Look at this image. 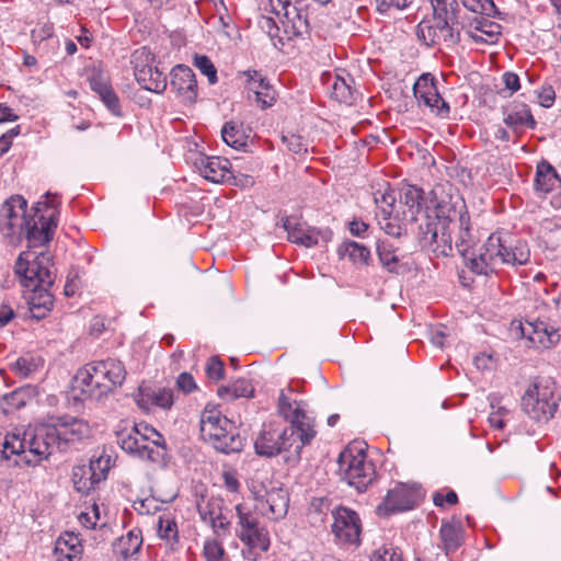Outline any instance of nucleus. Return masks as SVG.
<instances>
[{
    "label": "nucleus",
    "mask_w": 561,
    "mask_h": 561,
    "mask_svg": "<svg viewBox=\"0 0 561 561\" xmlns=\"http://www.w3.org/2000/svg\"><path fill=\"white\" fill-rule=\"evenodd\" d=\"M458 18L438 16V45L444 43L447 47L460 42V30Z\"/></svg>",
    "instance_id": "obj_34"
},
{
    "label": "nucleus",
    "mask_w": 561,
    "mask_h": 561,
    "mask_svg": "<svg viewBox=\"0 0 561 561\" xmlns=\"http://www.w3.org/2000/svg\"><path fill=\"white\" fill-rule=\"evenodd\" d=\"M98 95L113 115L118 117L123 115L119 99L113 88H110Z\"/></svg>",
    "instance_id": "obj_53"
},
{
    "label": "nucleus",
    "mask_w": 561,
    "mask_h": 561,
    "mask_svg": "<svg viewBox=\"0 0 561 561\" xmlns=\"http://www.w3.org/2000/svg\"><path fill=\"white\" fill-rule=\"evenodd\" d=\"M504 85L511 91V94L520 89L519 77L515 72L506 71L502 76Z\"/></svg>",
    "instance_id": "obj_64"
},
{
    "label": "nucleus",
    "mask_w": 561,
    "mask_h": 561,
    "mask_svg": "<svg viewBox=\"0 0 561 561\" xmlns=\"http://www.w3.org/2000/svg\"><path fill=\"white\" fill-rule=\"evenodd\" d=\"M137 427V436L140 444H149V448L152 451H159L160 463H164L168 458V447L163 435L158 432L154 427L147 423L134 424Z\"/></svg>",
    "instance_id": "obj_27"
},
{
    "label": "nucleus",
    "mask_w": 561,
    "mask_h": 561,
    "mask_svg": "<svg viewBox=\"0 0 561 561\" xmlns=\"http://www.w3.org/2000/svg\"><path fill=\"white\" fill-rule=\"evenodd\" d=\"M222 140L236 150H248V138L242 123L230 121L221 129Z\"/></svg>",
    "instance_id": "obj_30"
},
{
    "label": "nucleus",
    "mask_w": 561,
    "mask_h": 561,
    "mask_svg": "<svg viewBox=\"0 0 561 561\" xmlns=\"http://www.w3.org/2000/svg\"><path fill=\"white\" fill-rule=\"evenodd\" d=\"M294 35L299 36L309 32L310 26L308 22V15L304 9L300 10L298 16L291 20L289 23Z\"/></svg>",
    "instance_id": "obj_60"
},
{
    "label": "nucleus",
    "mask_w": 561,
    "mask_h": 561,
    "mask_svg": "<svg viewBox=\"0 0 561 561\" xmlns=\"http://www.w3.org/2000/svg\"><path fill=\"white\" fill-rule=\"evenodd\" d=\"M206 374L209 379L219 381L220 379L224 378L225 375L224 363L217 356L210 357L206 365Z\"/></svg>",
    "instance_id": "obj_59"
},
{
    "label": "nucleus",
    "mask_w": 561,
    "mask_h": 561,
    "mask_svg": "<svg viewBox=\"0 0 561 561\" xmlns=\"http://www.w3.org/2000/svg\"><path fill=\"white\" fill-rule=\"evenodd\" d=\"M176 385L179 389H181L185 393H190L196 388L195 380L193 376L188 373L180 374L176 380Z\"/></svg>",
    "instance_id": "obj_63"
},
{
    "label": "nucleus",
    "mask_w": 561,
    "mask_h": 561,
    "mask_svg": "<svg viewBox=\"0 0 561 561\" xmlns=\"http://www.w3.org/2000/svg\"><path fill=\"white\" fill-rule=\"evenodd\" d=\"M147 400L154 407L169 410L174 402V393L170 388H159L158 390H150L144 394Z\"/></svg>",
    "instance_id": "obj_43"
},
{
    "label": "nucleus",
    "mask_w": 561,
    "mask_h": 561,
    "mask_svg": "<svg viewBox=\"0 0 561 561\" xmlns=\"http://www.w3.org/2000/svg\"><path fill=\"white\" fill-rule=\"evenodd\" d=\"M503 122L514 131H518L524 127L534 129L536 121L528 105L524 103H515L504 111Z\"/></svg>",
    "instance_id": "obj_26"
},
{
    "label": "nucleus",
    "mask_w": 561,
    "mask_h": 561,
    "mask_svg": "<svg viewBox=\"0 0 561 561\" xmlns=\"http://www.w3.org/2000/svg\"><path fill=\"white\" fill-rule=\"evenodd\" d=\"M413 94L419 102H423L432 112L440 117H448L449 104L440 96L437 81L431 73H423L413 85Z\"/></svg>",
    "instance_id": "obj_16"
},
{
    "label": "nucleus",
    "mask_w": 561,
    "mask_h": 561,
    "mask_svg": "<svg viewBox=\"0 0 561 561\" xmlns=\"http://www.w3.org/2000/svg\"><path fill=\"white\" fill-rule=\"evenodd\" d=\"M245 77V88L249 93H255V90L263 89L270 83L268 80L257 70H245L240 73ZM251 99V94L248 95Z\"/></svg>",
    "instance_id": "obj_48"
},
{
    "label": "nucleus",
    "mask_w": 561,
    "mask_h": 561,
    "mask_svg": "<svg viewBox=\"0 0 561 561\" xmlns=\"http://www.w3.org/2000/svg\"><path fill=\"white\" fill-rule=\"evenodd\" d=\"M522 336L527 337L536 347L549 348L560 340L559 331L546 320H526L519 323Z\"/></svg>",
    "instance_id": "obj_19"
},
{
    "label": "nucleus",
    "mask_w": 561,
    "mask_h": 561,
    "mask_svg": "<svg viewBox=\"0 0 561 561\" xmlns=\"http://www.w3.org/2000/svg\"><path fill=\"white\" fill-rule=\"evenodd\" d=\"M370 561H404L400 548L393 545H383L375 550L370 557Z\"/></svg>",
    "instance_id": "obj_46"
},
{
    "label": "nucleus",
    "mask_w": 561,
    "mask_h": 561,
    "mask_svg": "<svg viewBox=\"0 0 561 561\" xmlns=\"http://www.w3.org/2000/svg\"><path fill=\"white\" fill-rule=\"evenodd\" d=\"M376 251L382 267L389 273H399V257L397 249L388 240H379L376 243Z\"/></svg>",
    "instance_id": "obj_37"
},
{
    "label": "nucleus",
    "mask_w": 561,
    "mask_h": 561,
    "mask_svg": "<svg viewBox=\"0 0 561 561\" xmlns=\"http://www.w3.org/2000/svg\"><path fill=\"white\" fill-rule=\"evenodd\" d=\"M522 409L530 419L548 422L558 409L552 385L548 380L534 382L522 397Z\"/></svg>",
    "instance_id": "obj_9"
},
{
    "label": "nucleus",
    "mask_w": 561,
    "mask_h": 561,
    "mask_svg": "<svg viewBox=\"0 0 561 561\" xmlns=\"http://www.w3.org/2000/svg\"><path fill=\"white\" fill-rule=\"evenodd\" d=\"M88 80L91 90L94 91L96 94H100L103 91H106L107 89L112 88L107 75L100 68L94 67L91 70Z\"/></svg>",
    "instance_id": "obj_49"
},
{
    "label": "nucleus",
    "mask_w": 561,
    "mask_h": 561,
    "mask_svg": "<svg viewBox=\"0 0 561 561\" xmlns=\"http://www.w3.org/2000/svg\"><path fill=\"white\" fill-rule=\"evenodd\" d=\"M299 0H296L295 3L289 2V0H282L279 2L280 9H277L276 7H273V11L277 16H283L285 21L283 23L289 24L295 16H298V13L302 8L298 7Z\"/></svg>",
    "instance_id": "obj_51"
},
{
    "label": "nucleus",
    "mask_w": 561,
    "mask_h": 561,
    "mask_svg": "<svg viewBox=\"0 0 561 561\" xmlns=\"http://www.w3.org/2000/svg\"><path fill=\"white\" fill-rule=\"evenodd\" d=\"M439 536L443 542V550L446 556H449L462 545V526L460 523L443 522Z\"/></svg>",
    "instance_id": "obj_31"
},
{
    "label": "nucleus",
    "mask_w": 561,
    "mask_h": 561,
    "mask_svg": "<svg viewBox=\"0 0 561 561\" xmlns=\"http://www.w3.org/2000/svg\"><path fill=\"white\" fill-rule=\"evenodd\" d=\"M278 412L289 424L284 427L264 424L254 442L255 453L266 458L288 453L285 462L297 466L304 447L310 445L317 435L313 420L306 414L304 402L291 400L284 390L278 397Z\"/></svg>",
    "instance_id": "obj_2"
},
{
    "label": "nucleus",
    "mask_w": 561,
    "mask_h": 561,
    "mask_svg": "<svg viewBox=\"0 0 561 561\" xmlns=\"http://www.w3.org/2000/svg\"><path fill=\"white\" fill-rule=\"evenodd\" d=\"M170 90L182 103L193 104L197 99V81L194 71L185 65H176L170 72Z\"/></svg>",
    "instance_id": "obj_17"
},
{
    "label": "nucleus",
    "mask_w": 561,
    "mask_h": 561,
    "mask_svg": "<svg viewBox=\"0 0 561 561\" xmlns=\"http://www.w3.org/2000/svg\"><path fill=\"white\" fill-rule=\"evenodd\" d=\"M253 494L256 501L265 497L268 510L276 519L283 518L287 514L289 497L287 491L284 489L273 488L267 491L265 495H260L257 492L253 491Z\"/></svg>",
    "instance_id": "obj_28"
},
{
    "label": "nucleus",
    "mask_w": 561,
    "mask_h": 561,
    "mask_svg": "<svg viewBox=\"0 0 561 561\" xmlns=\"http://www.w3.org/2000/svg\"><path fill=\"white\" fill-rule=\"evenodd\" d=\"M424 191L415 185H405L400 193V203L408 209L403 211V220L410 224L412 232L416 233L420 244L423 243L426 230L424 219L428 218L436 221V207L430 213L423 210Z\"/></svg>",
    "instance_id": "obj_10"
},
{
    "label": "nucleus",
    "mask_w": 561,
    "mask_h": 561,
    "mask_svg": "<svg viewBox=\"0 0 561 561\" xmlns=\"http://www.w3.org/2000/svg\"><path fill=\"white\" fill-rule=\"evenodd\" d=\"M220 424L230 425V420L221 415V411L214 404H206L201 414V434L208 430L209 426L215 427Z\"/></svg>",
    "instance_id": "obj_39"
},
{
    "label": "nucleus",
    "mask_w": 561,
    "mask_h": 561,
    "mask_svg": "<svg viewBox=\"0 0 561 561\" xmlns=\"http://www.w3.org/2000/svg\"><path fill=\"white\" fill-rule=\"evenodd\" d=\"M214 448L222 454L239 453L243 448V443L236 428L229 427Z\"/></svg>",
    "instance_id": "obj_40"
},
{
    "label": "nucleus",
    "mask_w": 561,
    "mask_h": 561,
    "mask_svg": "<svg viewBox=\"0 0 561 561\" xmlns=\"http://www.w3.org/2000/svg\"><path fill=\"white\" fill-rule=\"evenodd\" d=\"M126 378L124 364L115 358L88 363L80 368L72 379V389L79 394L76 399L100 400L114 388L123 385Z\"/></svg>",
    "instance_id": "obj_6"
},
{
    "label": "nucleus",
    "mask_w": 561,
    "mask_h": 561,
    "mask_svg": "<svg viewBox=\"0 0 561 561\" xmlns=\"http://www.w3.org/2000/svg\"><path fill=\"white\" fill-rule=\"evenodd\" d=\"M142 536L141 530L136 528L123 536L114 546L116 553L121 554L124 559L135 556L141 548Z\"/></svg>",
    "instance_id": "obj_36"
},
{
    "label": "nucleus",
    "mask_w": 561,
    "mask_h": 561,
    "mask_svg": "<svg viewBox=\"0 0 561 561\" xmlns=\"http://www.w3.org/2000/svg\"><path fill=\"white\" fill-rule=\"evenodd\" d=\"M461 2L473 13L504 20V13L499 11L493 0H461Z\"/></svg>",
    "instance_id": "obj_42"
},
{
    "label": "nucleus",
    "mask_w": 561,
    "mask_h": 561,
    "mask_svg": "<svg viewBox=\"0 0 561 561\" xmlns=\"http://www.w3.org/2000/svg\"><path fill=\"white\" fill-rule=\"evenodd\" d=\"M253 95L254 102L262 110L273 106V104L276 101V92L270 83L267 84V87H264L263 89H260L257 91L255 90V93H253Z\"/></svg>",
    "instance_id": "obj_52"
},
{
    "label": "nucleus",
    "mask_w": 561,
    "mask_h": 561,
    "mask_svg": "<svg viewBox=\"0 0 561 561\" xmlns=\"http://www.w3.org/2000/svg\"><path fill=\"white\" fill-rule=\"evenodd\" d=\"M54 35V24L50 22H45L42 24H37V26L32 30L31 37L34 43H42L46 39H50Z\"/></svg>",
    "instance_id": "obj_57"
},
{
    "label": "nucleus",
    "mask_w": 561,
    "mask_h": 561,
    "mask_svg": "<svg viewBox=\"0 0 561 561\" xmlns=\"http://www.w3.org/2000/svg\"><path fill=\"white\" fill-rule=\"evenodd\" d=\"M118 446L128 455L153 463H160L159 451H152L149 444H140L137 427H118L115 431Z\"/></svg>",
    "instance_id": "obj_18"
},
{
    "label": "nucleus",
    "mask_w": 561,
    "mask_h": 561,
    "mask_svg": "<svg viewBox=\"0 0 561 561\" xmlns=\"http://www.w3.org/2000/svg\"><path fill=\"white\" fill-rule=\"evenodd\" d=\"M203 556L206 561H229L225 548L217 539H207L204 542Z\"/></svg>",
    "instance_id": "obj_44"
},
{
    "label": "nucleus",
    "mask_w": 561,
    "mask_h": 561,
    "mask_svg": "<svg viewBox=\"0 0 561 561\" xmlns=\"http://www.w3.org/2000/svg\"><path fill=\"white\" fill-rule=\"evenodd\" d=\"M412 2L413 0H376V9L380 14H388L392 9L402 11Z\"/></svg>",
    "instance_id": "obj_55"
},
{
    "label": "nucleus",
    "mask_w": 561,
    "mask_h": 561,
    "mask_svg": "<svg viewBox=\"0 0 561 561\" xmlns=\"http://www.w3.org/2000/svg\"><path fill=\"white\" fill-rule=\"evenodd\" d=\"M238 516L237 536L244 545L259 546L261 552L270 548L268 533L259 526V520L250 512H244L242 504L236 506Z\"/></svg>",
    "instance_id": "obj_15"
},
{
    "label": "nucleus",
    "mask_w": 561,
    "mask_h": 561,
    "mask_svg": "<svg viewBox=\"0 0 561 561\" xmlns=\"http://www.w3.org/2000/svg\"><path fill=\"white\" fill-rule=\"evenodd\" d=\"M197 511L203 522L210 523L215 522L214 518L221 512V507L216 500L204 501L203 499L197 503Z\"/></svg>",
    "instance_id": "obj_50"
},
{
    "label": "nucleus",
    "mask_w": 561,
    "mask_h": 561,
    "mask_svg": "<svg viewBox=\"0 0 561 561\" xmlns=\"http://www.w3.org/2000/svg\"><path fill=\"white\" fill-rule=\"evenodd\" d=\"M102 458L91 460L88 466H76L72 469V481L78 492L88 494L90 490L106 479L107 468L102 467Z\"/></svg>",
    "instance_id": "obj_20"
},
{
    "label": "nucleus",
    "mask_w": 561,
    "mask_h": 561,
    "mask_svg": "<svg viewBox=\"0 0 561 561\" xmlns=\"http://www.w3.org/2000/svg\"><path fill=\"white\" fill-rule=\"evenodd\" d=\"M233 427L232 422L230 421V425L227 424H220L219 426L211 427L209 426L207 431L201 434L202 438L211 444L213 447L218 443L220 439V436L222 437L225 435V432L229 428Z\"/></svg>",
    "instance_id": "obj_58"
},
{
    "label": "nucleus",
    "mask_w": 561,
    "mask_h": 561,
    "mask_svg": "<svg viewBox=\"0 0 561 561\" xmlns=\"http://www.w3.org/2000/svg\"><path fill=\"white\" fill-rule=\"evenodd\" d=\"M435 222L428 218L424 219V228L426 230L422 247H428L432 251L448 256L453 252V227L458 225L459 232L455 241L458 253L467 259L470 254L471 226L470 216L463 201L453 202L440 201L436 205Z\"/></svg>",
    "instance_id": "obj_3"
},
{
    "label": "nucleus",
    "mask_w": 561,
    "mask_h": 561,
    "mask_svg": "<svg viewBox=\"0 0 561 561\" xmlns=\"http://www.w3.org/2000/svg\"><path fill=\"white\" fill-rule=\"evenodd\" d=\"M282 227L287 232L288 241L304 245L306 248H311L317 245V240L314 239V227L307 226L306 224L299 222L296 218L291 216H285L282 218Z\"/></svg>",
    "instance_id": "obj_24"
},
{
    "label": "nucleus",
    "mask_w": 561,
    "mask_h": 561,
    "mask_svg": "<svg viewBox=\"0 0 561 561\" xmlns=\"http://www.w3.org/2000/svg\"><path fill=\"white\" fill-rule=\"evenodd\" d=\"M89 435V424L70 415L58 416L51 423L35 427L33 432H25L23 438L7 434L0 438V466H38L49 458L55 448L67 451L71 445Z\"/></svg>",
    "instance_id": "obj_1"
},
{
    "label": "nucleus",
    "mask_w": 561,
    "mask_h": 561,
    "mask_svg": "<svg viewBox=\"0 0 561 561\" xmlns=\"http://www.w3.org/2000/svg\"><path fill=\"white\" fill-rule=\"evenodd\" d=\"M421 497L420 486L398 483L388 491L383 501L377 506V514L381 517H389L394 513L413 510Z\"/></svg>",
    "instance_id": "obj_13"
},
{
    "label": "nucleus",
    "mask_w": 561,
    "mask_h": 561,
    "mask_svg": "<svg viewBox=\"0 0 561 561\" xmlns=\"http://www.w3.org/2000/svg\"><path fill=\"white\" fill-rule=\"evenodd\" d=\"M2 400L11 409H21L25 405L24 392L22 390H14L8 394H4Z\"/></svg>",
    "instance_id": "obj_62"
},
{
    "label": "nucleus",
    "mask_w": 561,
    "mask_h": 561,
    "mask_svg": "<svg viewBox=\"0 0 561 561\" xmlns=\"http://www.w3.org/2000/svg\"><path fill=\"white\" fill-rule=\"evenodd\" d=\"M340 259H347L355 268H364L373 263L370 249L354 240H344L336 249Z\"/></svg>",
    "instance_id": "obj_23"
},
{
    "label": "nucleus",
    "mask_w": 561,
    "mask_h": 561,
    "mask_svg": "<svg viewBox=\"0 0 561 561\" xmlns=\"http://www.w3.org/2000/svg\"><path fill=\"white\" fill-rule=\"evenodd\" d=\"M193 65L207 77L209 84L218 81L217 69L206 55H195Z\"/></svg>",
    "instance_id": "obj_47"
},
{
    "label": "nucleus",
    "mask_w": 561,
    "mask_h": 561,
    "mask_svg": "<svg viewBox=\"0 0 561 561\" xmlns=\"http://www.w3.org/2000/svg\"><path fill=\"white\" fill-rule=\"evenodd\" d=\"M14 272L20 283L31 288L27 304L32 318L44 319L54 306V296L49 293L56 277L53 255L49 252L34 255L31 251H23L15 262Z\"/></svg>",
    "instance_id": "obj_4"
},
{
    "label": "nucleus",
    "mask_w": 561,
    "mask_h": 561,
    "mask_svg": "<svg viewBox=\"0 0 561 561\" xmlns=\"http://www.w3.org/2000/svg\"><path fill=\"white\" fill-rule=\"evenodd\" d=\"M374 199L377 205L383 204L389 208V209H387L383 206H381V210H382L383 215L389 216L391 214V208L393 207V204L396 202V196H394L393 192L378 191L374 194Z\"/></svg>",
    "instance_id": "obj_61"
},
{
    "label": "nucleus",
    "mask_w": 561,
    "mask_h": 561,
    "mask_svg": "<svg viewBox=\"0 0 561 561\" xmlns=\"http://www.w3.org/2000/svg\"><path fill=\"white\" fill-rule=\"evenodd\" d=\"M458 18L438 16V45L444 43L447 47L460 42V30Z\"/></svg>",
    "instance_id": "obj_35"
},
{
    "label": "nucleus",
    "mask_w": 561,
    "mask_h": 561,
    "mask_svg": "<svg viewBox=\"0 0 561 561\" xmlns=\"http://www.w3.org/2000/svg\"><path fill=\"white\" fill-rule=\"evenodd\" d=\"M529 259L530 250L526 241L513 239L508 233H492L478 253L471 251L463 260L471 272L486 276L503 264L520 266L527 264Z\"/></svg>",
    "instance_id": "obj_5"
},
{
    "label": "nucleus",
    "mask_w": 561,
    "mask_h": 561,
    "mask_svg": "<svg viewBox=\"0 0 561 561\" xmlns=\"http://www.w3.org/2000/svg\"><path fill=\"white\" fill-rule=\"evenodd\" d=\"M102 458L91 460L88 466H76L72 469V481L78 492L88 494L90 490L106 479L107 468L102 467Z\"/></svg>",
    "instance_id": "obj_21"
},
{
    "label": "nucleus",
    "mask_w": 561,
    "mask_h": 561,
    "mask_svg": "<svg viewBox=\"0 0 561 561\" xmlns=\"http://www.w3.org/2000/svg\"><path fill=\"white\" fill-rule=\"evenodd\" d=\"M534 187L537 193L545 195L561 191V178L547 160H541L537 164Z\"/></svg>",
    "instance_id": "obj_25"
},
{
    "label": "nucleus",
    "mask_w": 561,
    "mask_h": 561,
    "mask_svg": "<svg viewBox=\"0 0 561 561\" xmlns=\"http://www.w3.org/2000/svg\"><path fill=\"white\" fill-rule=\"evenodd\" d=\"M158 535L165 540L172 549L179 543V530L174 518L163 515L158 518Z\"/></svg>",
    "instance_id": "obj_41"
},
{
    "label": "nucleus",
    "mask_w": 561,
    "mask_h": 561,
    "mask_svg": "<svg viewBox=\"0 0 561 561\" xmlns=\"http://www.w3.org/2000/svg\"><path fill=\"white\" fill-rule=\"evenodd\" d=\"M337 466L341 479L359 493L365 492L377 479L376 467L362 448H345L339 455Z\"/></svg>",
    "instance_id": "obj_8"
},
{
    "label": "nucleus",
    "mask_w": 561,
    "mask_h": 561,
    "mask_svg": "<svg viewBox=\"0 0 561 561\" xmlns=\"http://www.w3.org/2000/svg\"><path fill=\"white\" fill-rule=\"evenodd\" d=\"M12 370L20 377H28L36 370V364L33 358L19 357L11 366Z\"/></svg>",
    "instance_id": "obj_56"
},
{
    "label": "nucleus",
    "mask_w": 561,
    "mask_h": 561,
    "mask_svg": "<svg viewBox=\"0 0 561 561\" xmlns=\"http://www.w3.org/2000/svg\"><path fill=\"white\" fill-rule=\"evenodd\" d=\"M55 554L58 561H79L82 554L80 539L73 534H65L56 542Z\"/></svg>",
    "instance_id": "obj_29"
},
{
    "label": "nucleus",
    "mask_w": 561,
    "mask_h": 561,
    "mask_svg": "<svg viewBox=\"0 0 561 561\" xmlns=\"http://www.w3.org/2000/svg\"><path fill=\"white\" fill-rule=\"evenodd\" d=\"M282 141L286 146L287 150L291 151L293 153L300 154L308 151L307 144L299 135H284L282 137Z\"/></svg>",
    "instance_id": "obj_54"
},
{
    "label": "nucleus",
    "mask_w": 561,
    "mask_h": 561,
    "mask_svg": "<svg viewBox=\"0 0 561 561\" xmlns=\"http://www.w3.org/2000/svg\"><path fill=\"white\" fill-rule=\"evenodd\" d=\"M438 16L422 20L416 26V36L427 47L438 45Z\"/></svg>",
    "instance_id": "obj_38"
},
{
    "label": "nucleus",
    "mask_w": 561,
    "mask_h": 561,
    "mask_svg": "<svg viewBox=\"0 0 561 561\" xmlns=\"http://www.w3.org/2000/svg\"><path fill=\"white\" fill-rule=\"evenodd\" d=\"M45 202H38L33 209L35 210L34 217L19 232H24L27 241V250L34 255L41 253L35 249L44 248L51 241L55 229L57 228V206L59 205V196L47 192L45 194ZM42 252H45L42 250Z\"/></svg>",
    "instance_id": "obj_7"
},
{
    "label": "nucleus",
    "mask_w": 561,
    "mask_h": 561,
    "mask_svg": "<svg viewBox=\"0 0 561 561\" xmlns=\"http://www.w3.org/2000/svg\"><path fill=\"white\" fill-rule=\"evenodd\" d=\"M352 83H354V79L351 75H347V78L336 76L332 84V98L346 105L354 104L359 96V92L352 87Z\"/></svg>",
    "instance_id": "obj_32"
},
{
    "label": "nucleus",
    "mask_w": 561,
    "mask_h": 561,
    "mask_svg": "<svg viewBox=\"0 0 561 561\" xmlns=\"http://www.w3.org/2000/svg\"><path fill=\"white\" fill-rule=\"evenodd\" d=\"M433 15L443 18H458L459 3L457 0H430Z\"/></svg>",
    "instance_id": "obj_45"
},
{
    "label": "nucleus",
    "mask_w": 561,
    "mask_h": 561,
    "mask_svg": "<svg viewBox=\"0 0 561 561\" xmlns=\"http://www.w3.org/2000/svg\"><path fill=\"white\" fill-rule=\"evenodd\" d=\"M217 394L219 398L229 401H233L239 398H252L254 397V387L249 380L239 378L228 386L219 387Z\"/></svg>",
    "instance_id": "obj_33"
},
{
    "label": "nucleus",
    "mask_w": 561,
    "mask_h": 561,
    "mask_svg": "<svg viewBox=\"0 0 561 561\" xmlns=\"http://www.w3.org/2000/svg\"><path fill=\"white\" fill-rule=\"evenodd\" d=\"M195 164L201 174L213 183L229 182L232 176L231 163L226 158L203 156Z\"/></svg>",
    "instance_id": "obj_22"
},
{
    "label": "nucleus",
    "mask_w": 561,
    "mask_h": 561,
    "mask_svg": "<svg viewBox=\"0 0 561 561\" xmlns=\"http://www.w3.org/2000/svg\"><path fill=\"white\" fill-rule=\"evenodd\" d=\"M332 534L339 545L359 546L362 520L357 512L340 505L332 511Z\"/></svg>",
    "instance_id": "obj_12"
},
{
    "label": "nucleus",
    "mask_w": 561,
    "mask_h": 561,
    "mask_svg": "<svg viewBox=\"0 0 561 561\" xmlns=\"http://www.w3.org/2000/svg\"><path fill=\"white\" fill-rule=\"evenodd\" d=\"M153 60L154 55L147 47L138 48L131 55L136 81L145 90L161 94L168 87V80L163 72L150 65Z\"/></svg>",
    "instance_id": "obj_11"
},
{
    "label": "nucleus",
    "mask_w": 561,
    "mask_h": 561,
    "mask_svg": "<svg viewBox=\"0 0 561 561\" xmlns=\"http://www.w3.org/2000/svg\"><path fill=\"white\" fill-rule=\"evenodd\" d=\"M27 202L21 195L8 198L0 208V230L7 238L22 230L30 221L26 218Z\"/></svg>",
    "instance_id": "obj_14"
}]
</instances>
